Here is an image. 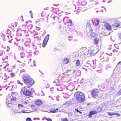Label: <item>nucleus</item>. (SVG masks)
<instances>
[{"instance_id": "1", "label": "nucleus", "mask_w": 121, "mask_h": 121, "mask_svg": "<svg viewBox=\"0 0 121 121\" xmlns=\"http://www.w3.org/2000/svg\"><path fill=\"white\" fill-rule=\"evenodd\" d=\"M23 78L24 82L27 86L22 88L21 92H22L23 95L26 96H30L32 92L30 88L34 84L35 81L30 76H24Z\"/></svg>"}, {"instance_id": "43", "label": "nucleus", "mask_w": 121, "mask_h": 121, "mask_svg": "<svg viewBox=\"0 0 121 121\" xmlns=\"http://www.w3.org/2000/svg\"><path fill=\"white\" fill-rule=\"evenodd\" d=\"M108 34H105V35H108Z\"/></svg>"}, {"instance_id": "33", "label": "nucleus", "mask_w": 121, "mask_h": 121, "mask_svg": "<svg viewBox=\"0 0 121 121\" xmlns=\"http://www.w3.org/2000/svg\"><path fill=\"white\" fill-rule=\"evenodd\" d=\"M118 35L119 38L121 40V32Z\"/></svg>"}, {"instance_id": "8", "label": "nucleus", "mask_w": 121, "mask_h": 121, "mask_svg": "<svg viewBox=\"0 0 121 121\" xmlns=\"http://www.w3.org/2000/svg\"><path fill=\"white\" fill-rule=\"evenodd\" d=\"M104 25L106 28L108 30H112V28L111 26L107 22L104 23Z\"/></svg>"}, {"instance_id": "19", "label": "nucleus", "mask_w": 121, "mask_h": 121, "mask_svg": "<svg viewBox=\"0 0 121 121\" xmlns=\"http://www.w3.org/2000/svg\"><path fill=\"white\" fill-rule=\"evenodd\" d=\"M57 109H54L53 108H52L50 110V112L52 113H54L56 112V110Z\"/></svg>"}, {"instance_id": "9", "label": "nucleus", "mask_w": 121, "mask_h": 121, "mask_svg": "<svg viewBox=\"0 0 121 121\" xmlns=\"http://www.w3.org/2000/svg\"><path fill=\"white\" fill-rule=\"evenodd\" d=\"M92 22L93 24L95 26H97L99 24V20L97 19L93 18L92 19Z\"/></svg>"}, {"instance_id": "17", "label": "nucleus", "mask_w": 121, "mask_h": 121, "mask_svg": "<svg viewBox=\"0 0 121 121\" xmlns=\"http://www.w3.org/2000/svg\"><path fill=\"white\" fill-rule=\"evenodd\" d=\"M96 35L95 34V33L93 32H92L91 33L90 36L92 38H94L96 36Z\"/></svg>"}, {"instance_id": "36", "label": "nucleus", "mask_w": 121, "mask_h": 121, "mask_svg": "<svg viewBox=\"0 0 121 121\" xmlns=\"http://www.w3.org/2000/svg\"><path fill=\"white\" fill-rule=\"evenodd\" d=\"M87 26L90 27L91 26V25L89 22H87Z\"/></svg>"}, {"instance_id": "44", "label": "nucleus", "mask_w": 121, "mask_h": 121, "mask_svg": "<svg viewBox=\"0 0 121 121\" xmlns=\"http://www.w3.org/2000/svg\"><path fill=\"white\" fill-rule=\"evenodd\" d=\"M121 62H119L118 63H121Z\"/></svg>"}, {"instance_id": "14", "label": "nucleus", "mask_w": 121, "mask_h": 121, "mask_svg": "<svg viewBox=\"0 0 121 121\" xmlns=\"http://www.w3.org/2000/svg\"><path fill=\"white\" fill-rule=\"evenodd\" d=\"M94 43L95 44H97L99 42V39L98 38H96L94 39Z\"/></svg>"}, {"instance_id": "23", "label": "nucleus", "mask_w": 121, "mask_h": 121, "mask_svg": "<svg viewBox=\"0 0 121 121\" xmlns=\"http://www.w3.org/2000/svg\"><path fill=\"white\" fill-rule=\"evenodd\" d=\"M61 120L62 121H69L66 118H61Z\"/></svg>"}, {"instance_id": "12", "label": "nucleus", "mask_w": 121, "mask_h": 121, "mask_svg": "<svg viewBox=\"0 0 121 121\" xmlns=\"http://www.w3.org/2000/svg\"><path fill=\"white\" fill-rule=\"evenodd\" d=\"M62 6L65 11H66L67 10H70L69 7V5L65 4H64Z\"/></svg>"}, {"instance_id": "41", "label": "nucleus", "mask_w": 121, "mask_h": 121, "mask_svg": "<svg viewBox=\"0 0 121 121\" xmlns=\"http://www.w3.org/2000/svg\"><path fill=\"white\" fill-rule=\"evenodd\" d=\"M14 41V40H13V42H14V44H17V43H15V41Z\"/></svg>"}, {"instance_id": "15", "label": "nucleus", "mask_w": 121, "mask_h": 121, "mask_svg": "<svg viewBox=\"0 0 121 121\" xmlns=\"http://www.w3.org/2000/svg\"><path fill=\"white\" fill-rule=\"evenodd\" d=\"M119 24L116 22L113 24L112 25V26L113 27H116L119 26Z\"/></svg>"}, {"instance_id": "20", "label": "nucleus", "mask_w": 121, "mask_h": 121, "mask_svg": "<svg viewBox=\"0 0 121 121\" xmlns=\"http://www.w3.org/2000/svg\"><path fill=\"white\" fill-rule=\"evenodd\" d=\"M76 66H78L80 65V61L79 60H77L76 63Z\"/></svg>"}, {"instance_id": "40", "label": "nucleus", "mask_w": 121, "mask_h": 121, "mask_svg": "<svg viewBox=\"0 0 121 121\" xmlns=\"http://www.w3.org/2000/svg\"><path fill=\"white\" fill-rule=\"evenodd\" d=\"M12 41L13 42V40L12 39L11 40H9V42L10 43H12Z\"/></svg>"}, {"instance_id": "5", "label": "nucleus", "mask_w": 121, "mask_h": 121, "mask_svg": "<svg viewBox=\"0 0 121 121\" xmlns=\"http://www.w3.org/2000/svg\"><path fill=\"white\" fill-rule=\"evenodd\" d=\"M99 90L97 89H95L93 90L91 92L92 97L94 98H96L99 94Z\"/></svg>"}, {"instance_id": "26", "label": "nucleus", "mask_w": 121, "mask_h": 121, "mask_svg": "<svg viewBox=\"0 0 121 121\" xmlns=\"http://www.w3.org/2000/svg\"><path fill=\"white\" fill-rule=\"evenodd\" d=\"M113 52L115 54H116L118 52V51L116 49H114L113 51Z\"/></svg>"}, {"instance_id": "37", "label": "nucleus", "mask_w": 121, "mask_h": 121, "mask_svg": "<svg viewBox=\"0 0 121 121\" xmlns=\"http://www.w3.org/2000/svg\"><path fill=\"white\" fill-rule=\"evenodd\" d=\"M118 45H119V47H118V48H117L118 49H121V45H120L119 43L118 44Z\"/></svg>"}, {"instance_id": "32", "label": "nucleus", "mask_w": 121, "mask_h": 121, "mask_svg": "<svg viewBox=\"0 0 121 121\" xmlns=\"http://www.w3.org/2000/svg\"><path fill=\"white\" fill-rule=\"evenodd\" d=\"M112 0H103V2H111Z\"/></svg>"}, {"instance_id": "31", "label": "nucleus", "mask_w": 121, "mask_h": 121, "mask_svg": "<svg viewBox=\"0 0 121 121\" xmlns=\"http://www.w3.org/2000/svg\"><path fill=\"white\" fill-rule=\"evenodd\" d=\"M117 93L118 94L121 95V89Z\"/></svg>"}, {"instance_id": "4", "label": "nucleus", "mask_w": 121, "mask_h": 121, "mask_svg": "<svg viewBox=\"0 0 121 121\" xmlns=\"http://www.w3.org/2000/svg\"><path fill=\"white\" fill-rule=\"evenodd\" d=\"M24 106L22 104H18V112L20 113H26V112L25 110H23L24 109Z\"/></svg>"}, {"instance_id": "22", "label": "nucleus", "mask_w": 121, "mask_h": 121, "mask_svg": "<svg viewBox=\"0 0 121 121\" xmlns=\"http://www.w3.org/2000/svg\"><path fill=\"white\" fill-rule=\"evenodd\" d=\"M86 3V1L85 0H84L82 1L81 3V4L82 5H85Z\"/></svg>"}, {"instance_id": "11", "label": "nucleus", "mask_w": 121, "mask_h": 121, "mask_svg": "<svg viewBox=\"0 0 121 121\" xmlns=\"http://www.w3.org/2000/svg\"><path fill=\"white\" fill-rule=\"evenodd\" d=\"M97 112L96 111H90L88 115L89 118H91L92 117V115L96 114Z\"/></svg>"}, {"instance_id": "3", "label": "nucleus", "mask_w": 121, "mask_h": 121, "mask_svg": "<svg viewBox=\"0 0 121 121\" xmlns=\"http://www.w3.org/2000/svg\"><path fill=\"white\" fill-rule=\"evenodd\" d=\"M15 93V92H11V95L8 97V98L7 99L8 100L7 101H6V102H7L8 104H14L16 103L17 98L16 97L12 96Z\"/></svg>"}, {"instance_id": "21", "label": "nucleus", "mask_w": 121, "mask_h": 121, "mask_svg": "<svg viewBox=\"0 0 121 121\" xmlns=\"http://www.w3.org/2000/svg\"><path fill=\"white\" fill-rule=\"evenodd\" d=\"M29 101H23L22 104L23 105H26L28 104Z\"/></svg>"}, {"instance_id": "10", "label": "nucleus", "mask_w": 121, "mask_h": 121, "mask_svg": "<svg viewBox=\"0 0 121 121\" xmlns=\"http://www.w3.org/2000/svg\"><path fill=\"white\" fill-rule=\"evenodd\" d=\"M35 104L38 106H40L43 104L41 100L40 99H37L35 101Z\"/></svg>"}, {"instance_id": "38", "label": "nucleus", "mask_w": 121, "mask_h": 121, "mask_svg": "<svg viewBox=\"0 0 121 121\" xmlns=\"http://www.w3.org/2000/svg\"><path fill=\"white\" fill-rule=\"evenodd\" d=\"M65 14H70V12L68 11V12H65Z\"/></svg>"}, {"instance_id": "18", "label": "nucleus", "mask_w": 121, "mask_h": 121, "mask_svg": "<svg viewBox=\"0 0 121 121\" xmlns=\"http://www.w3.org/2000/svg\"><path fill=\"white\" fill-rule=\"evenodd\" d=\"M97 111L98 112H100L102 110V108L101 107H98L97 108Z\"/></svg>"}, {"instance_id": "42", "label": "nucleus", "mask_w": 121, "mask_h": 121, "mask_svg": "<svg viewBox=\"0 0 121 121\" xmlns=\"http://www.w3.org/2000/svg\"><path fill=\"white\" fill-rule=\"evenodd\" d=\"M61 26H60V27H59V28H61Z\"/></svg>"}, {"instance_id": "35", "label": "nucleus", "mask_w": 121, "mask_h": 121, "mask_svg": "<svg viewBox=\"0 0 121 121\" xmlns=\"http://www.w3.org/2000/svg\"><path fill=\"white\" fill-rule=\"evenodd\" d=\"M11 26L13 27H14L15 26L14 23H11Z\"/></svg>"}, {"instance_id": "30", "label": "nucleus", "mask_w": 121, "mask_h": 121, "mask_svg": "<svg viewBox=\"0 0 121 121\" xmlns=\"http://www.w3.org/2000/svg\"><path fill=\"white\" fill-rule=\"evenodd\" d=\"M45 119L47 121H52V120L50 118H46Z\"/></svg>"}, {"instance_id": "24", "label": "nucleus", "mask_w": 121, "mask_h": 121, "mask_svg": "<svg viewBox=\"0 0 121 121\" xmlns=\"http://www.w3.org/2000/svg\"><path fill=\"white\" fill-rule=\"evenodd\" d=\"M104 58H105V59L104 60V61H108L109 60V58L108 57H107L106 56H105L104 57Z\"/></svg>"}, {"instance_id": "13", "label": "nucleus", "mask_w": 121, "mask_h": 121, "mask_svg": "<svg viewBox=\"0 0 121 121\" xmlns=\"http://www.w3.org/2000/svg\"><path fill=\"white\" fill-rule=\"evenodd\" d=\"M108 114L110 116H112L113 115H116L118 116H121L120 114L119 113H117L116 112H108Z\"/></svg>"}, {"instance_id": "27", "label": "nucleus", "mask_w": 121, "mask_h": 121, "mask_svg": "<svg viewBox=\"0 0 121 121\" xmlns=\"http://www.w3.org/2000/svg\"><path fill=\"white\" fill-rule=\"evenodd\" d=\"M10 75L11 77H13L15 76L14 73H10Z\"/></svg>"}, {"instance_id": "16", "label": "nucleus", "mask_w": 121, "mask_h": 121, "mask_svg": "<svg viewBox=\"0 0 121 121\" xmlns=\"http://www.w3.org/2000/svg\"><path fill=\"white\" fill-rule=\"evenodd\" d=\"M69 60L68 59L65 58L63 60V63L65 64H67L69 62Z\"/></svg>"}, {"instance_id": "25", "label": "nucleus", "mask_w": 121, "mask_h": 121, "mask_svg": "<svg viewBox=\"0 0 121 121\" xmlns=\"http://www.w3.org/2000/svg\"><path fill=\"white\" fill-rule=\"evenodd\" d=\"M93 4H98V2L96 0H94L93 1Z\"/></svg>"}, {"instance_id": "39", "label": "nucleus", "mask_w": 121, "mask_h": 121, "mask_svg": "<svg viewBox=\"0 0 121 121\" xmlns=\"http://www.w3.org/2000/svg\"><path fill=\"white\" fill-rule=\"evenodd\" d=\"M31 108H35V106L34 105H31Z\"/></svg>"}, {"instance_id": "6", "label": "nucleus", "mask_w": 121, "mask_h": 121, "mask_svg": "<svg viewBox=\"0 0 121 121\" xmlns=\"http://www.w3.org/2000/svg\"><path fill=\"white\" fill-rule=\"evenodd\" d=\"M64 21L65 22V24L67 26H71L72 25L71 21L69 19L68 17H65L64 19Z\"/></svg>"}, {"instance_id": "29", "label": "nucleus", "mask_w": 121, "mask_h": 121, "mask_svg": "<svg viewBox=\"0 0 121 121\" xmlns=\"http://www.w3.org/2000/svg\"><path fill=\"white\" fill-rule=\"evenodd\" d=\"M26 121H32L30 118L28 117L26 119Z\"/></svg>"}, {"instance_id": "2", "label": "nucleus", "mask_w": 121, "mask_h": 121, "mask_svg": "<svg viewBox=\"0 0 121 121\" xmlns=\"http://www.w3.org/2000/svg\"><path fill=\"white\" fill-rule=\"evenodd\" d=\"M75 100L78 103H81L85 100V97L84 93L81 92H76L74 95Z\"/></svg>"}, {"instance_id": "34", "label": "nucleus", "mask_w": 121, "mask_h": 121, "mask_svg": "<svg viewBox=\"0 0 121 121\" xmlns=\"http://www.w3.org/2000/svg\"><path fill=\"white\" fill-rule=\"evenodd\" d=\"M17 82L18 84H20L22 86L23 85V84L22 83H21L20 81L19 80Z\"/></svg>"}, {"instance_id": "28", "label": "nucleus", "mask_w": 121, "mask_h": 121, "mask_svg": "<svg viewBox=\"0 0 121 121\" xmlns=\"http://www.w3.org/2000/svg\"><path fill=\"white\" fill-rule=\"evenodd\" d=\"M75 110L77 112H79L80 114H82V112L80 111H79L77 108H75Z\"/></svg>"}, {"instance_id": "7", "label": "nucleus", "mask_w": 121, "mask_h": 121, "mask_svg": "<svg viewBox=\"0 0 121 121\" xmlns=\"http://www.w3.org/2000/svg\"><path fill=\"white\" fill-rule=\"evenodd\" d=\"M49 35L48 34L46 36L44 39L42 44V46L43 47H45L46 45L47 42L49 39Z\"/></svg>"}]
</instances>
